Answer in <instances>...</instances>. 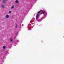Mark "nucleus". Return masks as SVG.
I'll return each mask as SVG.
<instances>
[{
    "label": "nucleus",
    "instance_id": "4",
    "mask_svg": "<svg viewBox=\"0 0 64 64\" xmlns=\"http://www.w3.org/2000/svg\"><path fill=\"white\" fill-rule=\"evenodd\" d=\"M41 14H45V13L43 12V10L42 11V13H41Z\"/></svg>",
    "mask_w": 64,
    "mask_h": 64
},
{
    "label": "nucleus",
    "instance_id": "8",
    "mask_svg": "<svg viewBox=\"0 0 64 64\" xmlns=\"http://www.w3.org/2000/svg\"><path fill=\"white\" fill-rule=\"evenodd\" d=\"M18 2V1L17 0H16L15 2V3H17Z\"/></svg>",
    "mask_w": 64,
    "mask_h": 64
},
{
    "label": "nucleus",
    "instance_id": "1",
    "mask_svg": "<svg viewBox=\"0 0 64 64\" xmlns=\"http://www.w3.org/2000/svg\"><path fill=\"white\" fill-rule=\"evenodd\" d=\"M6 1H8V0H3L2 2V3H5Z\"/></svg>",
    "mask_w": 64,
    "mask_h": 64
},
{
    "label": "nucleus",
    "instance_id": "7",
    "mask_svg": "<svg viewBox=\"0 0 64 64\" xmlns=\"http://www.w3.org/2000/svg\"><path fill=\"white\" fill-rule=\"evenodd\" d=\"M2 8H4V4H2Z\"/></svg>",
    "mask_w": 64,
    "mask_h": 64
},
{
    "label": "nucleus",
    "instance_id": "6",
    "mask_svg": "<svg viewBox=\"0 0 64 64\" xmlns=\"http://www.w3.org/2000/svg\"><path fill=\"white\" fill-rule=\"evenodd\" d=\"M14 8V5H12V7L11 8V9H12Z\"/></svg>",
    "mask_w": 64,
    "mask_h": 64
},
{
    "label": "nucleus",
    "instance_id": "2",
    "mask_svg": "<svg viewBox=\"0 0 64 64\" xmlns=\"http://www.w3.org/2000/svg\"><path fill=\"white\" fill-rule=\"evenodd\" d=\"M9 15H8V14H7L6 15V18H9Z\"/></svg>",
    "mask_w": 64,
    "mask_h": 64
},
{
    "label": "nucleus",
    "instance_id": "10",
    "mask_svg": "<svg viewBox=\"0 0 64 64\" xmlns=\"http://www.w3.org/2000/svg\"><path fill=\"white\" fill-rule=\"evenodd\" d=\"M17 26H18L17 24H16V26H15V28H17Z\"/></svg>",
    "mask_w": 64,
    "mask_h": 64
},
{
    "label": "nucleus",
    "instance_id": "5",
    "mask_svg": "<svg viewBox=\"0 0 64 64\" xmlns=\"http://www.w3.org/2000/svg\"><path fill=\"white\" fill-rule=\"evenodd\" d=\"M39 16V14H38L36 16V19H38V16Z\"/></svg>",
    "mask_w": 64,
    "mask_h": 64
},
{
    "label": "nucleus",
    "instance_id": "3",
    "mask_svg": "<svg viewBox=\"0 0 64 64\" xmlns=\"http://www.w3.org/2000/svg\"><path fill=\"white\" fill-rule=\"evenodd\" d=\"M42 10H40V11L39 12H38V14H39V13H41L42 12Z\"/></svg>",
    "mask_w": 64,
    "mask_h": 64
},
{
    "label": "nucleus",
    "instance_id": "9",
    "mask_svg": "<svg viewBox=\"0 0 64 64\" xmlns=\"http://www.w3.org/2000/svg\"><path fill=\"white\" fill-rule=\"evenodd\" d=\"M5 47H6V46H3V49H5Z\"/></svg>",
    "mask_w": 64,
    "mask_h": 64
},
{
    "label": "nucleus",
    "instance_id": "12",
    "mask_svg": "<svg viewBox=\"0 0 64 64\" xmlns=\"http://www.w3.org/2000/svg\"><path fill=\"white\" fill-rule=\"evenodd\" d=\"M11 11H10L9 12V13H11Z\"/></svg>",
    "mask_w": 64,
    "mask_h": 64
},
{
    "label": "nucleus",
    "instance_id": "11",
    "mask_svg": "<svg viewBox=\"0 0 64 64\" xmlns=\"http://www.w3.org/2000/svg\"><path fill=\"white\" fill-rule=\"evenodd\" d=\"M12 39H10V41L11 42H12Z\"/></svg>",
    "mask_w": 64,
    "mask_h": 64
}]
</instances>
